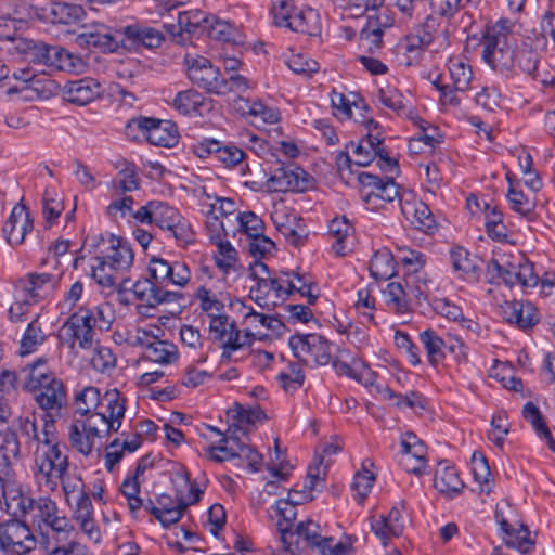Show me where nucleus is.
Segmentation results:
<instances>
[{"label":"nucleus","mask_w":555,"mask_h":555,"mask_svg":"<svg viewBox=\"0 0 555 555\" xmlns=\"http://www.w3.org/2000/svg\"><path fill=\"white\" fill-rule=\"evenodd\" d=\"M149 276L138 280L132 285L135 298L147 307H156L165 302H172L180 296L179 293L166 289L169 285L185 286L191 272L184 262H169L163 258L153 257L149 262Z\"/></svg>","instance_id":"nucleus-1"},{"label":"nucleus","mask_w":555,"mask_h":555,"mask_svg":"<svg viewBox=\"0 0 555 555\" xmlns=\"http://www.w3.org/2000/svg\"><path fill=\"white\" fill-rule=\"evenodd\" d=\"M13 517L24 518L39 540V547L53 538L75 532L72 520L61 515L57 503L50 496L33 498L23 490Z\"/></svg>","instance_id":"nucleus-2"},{"label":"nucleus","mask_w":555,"mask_h":555,"mask_svg":"<svg viewBox=\"0 0 555 555\" xmlns=\"http://www.w3.org/2000/svg\"><path fill=\"white\" fill-rule=\"evenodd\" d=\"M46 362L44 358H39L28 364L25 387L33 393L47 417H60L67 403L66 390L63 383L49 372Z\"/></svg>","instance_id":"nucleus-3"},{"label":"nucleus","mask_w":555,"mask_h":555,"mask_svg":"<svg viewBox=\"0 0 555 555\" xmlns=\"http://www.w3.org/2000/svg\"><path fill=\"white\" fill-rule=\"evenodd\" d=\"M69 462L66 447L59 443L38 446L35 451V477L39 483H43L50 491H55L60 478L68 473Z\"/></svg>","instance_id":"nucleus-4"},{"label":"nucleus","mask_w":555,"mask_h":555,"mask_svg":"<svg viewBox=\"0 0 555 555\" xmlns=\"http://www.w3.org/2000/svg\"><path fill=\"white\" fill-rule=\"evenodd\" d=\"M127 135L137 140L144 138L156 146L172 147L178 143V130L173 122L150 117H137L127 122Z\"/></svg>","instance_id":"nucleus-5"},{"label":"nucleus","mask_w":555,"mask_h":555,"mask_svg":"<svg viewBox=\"0 0 555 555\" xmlns=\"http://www.w3.org/2000/svg\"><path fill=\"white\" fill-rule=\"evenodd\" d=\"M216 17L201 10L179 12L177 21L163 25L171 40L180 46L191 41L192 36L209 35Z\"/></svg>","instance_id":"nucleus-6"},{"label":"nucleus","mask_w":555,"mask_h":555,"mask_svg":"<svg viewBox=\"0 0 555 555\" xmlns=\"http://www.w3.org/2000/svg\"><path fill=\"white\" fill-rule=\"evenodd\" d=\"M171 481L176 489V505L172 508L160 509L157 519L164 526L178 522L189 505L201 500L203 491L190 481L188 470L181 466L172 473Z\"/></svg>","instance_id":"nucleus-7"},{"label":"nucleus","mask_w":555,"mask_h":555,"mask_svg":"<svg viewBox=\"0 0 555 555\" xmlns=\"http://www.w3.org/2000/svg\"><path fill=\"white\" fill-rule=\"evenodd\" d=\"M96 318L88 308H80L72 314L59 332L60 340L74 349L76 343L81 349L93 348Z\"/></svg>","instance_id":"nucleus-8"},{"label":"nucleus","mask_w":555,"mask_h":555,"mask_svg":"<svg viewBox=\"0 0 555 555\" xmlns=\"http://www.w3.org/2000/svg\"><path fill=\"white\" fill-rule=\"evenodd\" d=\"M288 345L295 357L304 362L312 361L317 365H327L334 359L335 346L318 334L293 335Z\"/></svg>","instance_id":"nucleus-9"},{"label":"nucleus","mask_w":555,"mask_h":555,"mask_svg":"<svg viewBox=\"0 0 555 555\" xmlns=\"http://www.w3.org/2000/svg\"><path fill=\"white\" fill-rule=\"evenodd\" d=\"M24 518L13 517L0 524V547L16 553H28L39 546V540Z\"/></svg>","instance_id":"nucleus-10"},{"label":"nucleus","mask_w":555,"mask_h":555,"mask_svg":"<svg viewBox=\"0 0 555 555\" xmlns=\"http://www.w3.org/2000/svg\"><path fill=\"white\" fill-rule=\"evenodd\" d=\"M124 42L122 28L113 29L104 24H93L85 27L75 37V43L82 49H100L114 52Z\"/></svg>","instance_id":"nucleus-11"},{"label":"nucleus","mask_w":555,"mask_h":555,"mask_svg":"<svg viewBox=\"0 0 555 555\" xmlns=\"http://www.w3.org/2000/svg\"><path fill=\"white\" fill-rule=\"evenodd\" d=\"M188 76L193 83L207 92L217 95L227 94L225 79L220 78L219 68L206 57L193 59L188 68Z\"/></svg>","instance_id":"nucleus-12"},{"label":"nucleus","mask_w":555,"mask_h":555,"mask_svg":"<svg viewBox=\"0 0 555 555\" xmlns=\"http://www.w3.org/2000/svg\"><path fill=\"white\" fill-rule=\"evenodd\" d=\"M153 223L163 230H167L177 242L188 244L192 241L191 227L178 210L164 202L155 201Z\"/></svg>","instance_id":"nucleus-13"},{"label":"nucleus","mask_w":555,"mask_h":555,"mask_svg":"<svg viewBox=\"0 0 555 555\" xmlns=\"http://www.w3.org/2000/svg\"><path fill=\"white\" fill-rule=\"evenodd\" d=\"M309 186V176L293 165L279 166L267 180V188L272 192H304Z\"/></svg>","instance_id":"nucleus-14"},{"label":"nucleus","mask_w":555,"mask_h":555,"mask_svg":"<svg viewBox=\"0 0 555 555\" xmlns=\"http://www.w3.org/2000/svg\"><path fill=\"white\" fill-rule=\"evenodd\" d=\"M358 181L362 185V197L367 204H377L378 199L391 203L399 197V185L392 177L382 180L375 175L360 172Z\"/></svg>","instance_id":"nucleus-15"},{"label":"nucleus","mask_w":555,"mask_h":555,"mask_svg":"<svg viewBox=\"0 0 555 555\" xmlns=\"http://www.w3.org/2000/svg\"><path fill=\"white\" fill-rule=\"evenodd\" d=\"M82 13L79 5L66 2H49L43 7H30L29 17L38 18L51 24H70L78 20Z\"/></svg>","instance_id":"nucleus-16"},{"label":"nucleus","mask_w":555,"mask_h":555,"mask_svg":"<svg viewBox=\"0 0 555 555\" xmlns=\"http://www.w3.org/2000/svg\"><path fill=\"white\" fill-rule=\"evenodd\" d=\"M366 17V25L360 33V46L371 53H376L383 48L384 30L391 27L392 20L387 12L369 14Z\"/></svg>","instance_id":"nucleus-17"},{"label":"nucleus","mask_w":555,"mask_h":555,"mask_svg":"<svg viewBox=\"0 0 555 555\" xmlns=\"http://www.w3.org/2000/svg\"><path fill=\"white\" fill-rule=\"evenodd\" d=\"M253 279L257 285L250 288V296L259 306H268L267 297L273 293L276 299L286 298V284H289L288 272H281L276 278L263 276L257 270H254Z\"/></svg>","instance_id":"nucleus-18"},{"label":"nucleus","mask_w":555,"mask_h":555,"mask_svg":"<svg viewBox=\"0 0 555 555\" xmlns=\"http://www.w3.org/2000/svg\"><path fill=\"white\" fill-rule=\"evenodd\" d=\"M499 315L511 324L520 328H528L539 322L535 307L529 301H507L498 307Z\"/></svg>","instance_id":"nucleus-19"},{"label":"nucleus","mask_w":555,"mask_h":555,"mask_svg":"<svg viewBox=\"0 0 555 555\" xmlns=\"http://www.w3.org/2000/svg\"><path fill=\"white\" fill-rule=\"evenodd\" d=\"M33 228L34 223L26 206L17 204L13 207L11 215L3 225V234L11 246L20 245Z\"/></svg>","instance_id":"nucleus-20"},{"label":"nucleus","mask_w":555,"mask_h":555,"mask_svg":"<svg viewBox=\"0 0 555 555\" xmlns=\"http://www.w3.org/2000/svg\"><path fill=\"white\" fill-rule=\"evenodd\" d=\"M208 452L209 459L217 463H222L235 457L244 459L253 473L258 472L262 464V455L245 443H238V449L224 446H210Z\"/></svg>","instance_id":"nucleus-21"},{"label":"nucleus","mask_w":555,"mask_h":555,"mask_svg":"<svg viewBox=\"0 0 555 555\" xmlns=\"http://www.w3.org/2000/svg\"><path fill=\"white\" fill-rule=\"evenodd\" d=\"M400 209L404 218L416 229L430 232L436 229V220L429 207L415 198L400 197Z\"/></svg>","instance_id":"nucleus-22"},{"label":"nucleus","mask_w":555,"mask_h":555,"mask_svg":"<svg viewBox=\"0 0 555 555\" xmlns=\"http://www.w3.org/2000/svg\"><path fill=\"white\" fill-rule=\"evenodd\" d=\"M101 85L93 78L86 77L65 83L63 93L67 102L83 106L101 95Z\"/></svg>","instance_id":"nucleus-23"},{"label":"nucleus","mask_w":555,"mask_h":555,"mask_svg":"<svg viewBox=\"0 0 555 555\" xmlns=\"http://www.w3.org/2000/svg\"><path fill=\"white\" fill-rule=\"evenodd\" d=\"M517 33V23L507 17H500L486 25L481 44L505 46L513 44Z\"/></svg>","instance_id":"nucleus-24"},{"label":"nucleus","mask_w":555,"mask_h":555,"mask_svg":"<svg viewBox=\"0 0 555 555\" xmlns=\"http://www.w3.org/2000/svg\"><path fill=\"white\" fill-rule=\"evenodd\" d=\"M199 157L214 155L218 160L223 163L227 167H233L240 164L244 158V152L233 145L222 146L219 141L205 140L201 142L195 150Z\"/></svg>","instance_id":"nucleus-25"},{"label":"nucleus","mask_w":555,"mask_h":555,"mask_svg":"<svg viewBox=\"0 0 555 555\" xmlns=\"http://www.w3.org/2000/svg\"><path fill=\"white\" fill-rule=\"evenodd\" d=\"M352 96L353 100H350L344 93L336 91L331 93V103L335 115L340 118H353L356 122L364 125L365 128H370L371 125L376 126V121L372 117H365L362 113H359V117L353 115V108L366 109V106L363 102L358 103L356 101V94Z\"/></svg>","instance_id":"nucleus-26"},{"label":"nucleus","mask_w":555,"mask_h":555,"mask_svg":"<svg viewBox=\"0 0 555 555\" xmlns=\"http://www.w3.org/2000/svg\"><path fill=\"white\" fill-rule=\"evenodd\" d=\"M56 284L57 278L50 273L28 274V280L22 287L24 301L27 304L36 302L39 298L48 296Z\"/></svg>","instance_id":"nucleus-27"},{"label":"nucleus","mask_w":555,"mask_h":555,"mask_svg":"<svg viewBox=\"0 0 555 555\" xmlns=\"http://www.w3.org/2000/svg\"><path fill=\"white\" fill-rule=\"evenodd\" d=\"M107 243L108 249L102 257L107 259V263L116 272L129 270L133 262V253L130 246L112 234L108 236Z\"/></svg>","instance_id":"nucleus-28"},{"label":"nucleus","mask_w":555,"mask_h":555,"mask_svg":"<svg viewBox=\"0 0 555 555\" xmlns=\"http://www.w3.org/2000/svg\"><path fill=\"white\" fill-rule=\"evenodd\" d=\"M125 36L133 43L142 44L149 49L158 48L165 40L162 29L140 23L122 27V38Z\"/></svg>","instance_id":"nucleus-29"},{"label":"nucleus","mask_w":555,"mask_h":555,"mask_svg":"<svg viewBox=\"0 0 555 555\" xmlns=\"http://www.w3.org/2000/svg\"><path fill=\"white\" fill-rule=\"evenodd\" d=\"M302 504V500L284 501L278 500L275 503L276 514L280 516L276 527L280 532V539L283 545L295 543L293 541V522L296 519V505Z\"/></svg>","instance_id":"nucleus-30"},{"label":"nucleus","mask_w":555,"mask_h":555,"mask_svg":"<svg viewBox=\"0 0 555 555\" xmlns=\"http://www.w3.org/2000/svg\"><path fill=\"white\" fill-rule=\"evenodd\" d=\"M140 345L145 349V358L160 364H170L178 359V349L173 344L154 338L150 340L145 333L139 337Z\"/></svg>","instance_id":"nucleus-31"},{"label":"nucleus","mask_w":555,"mask_h":555,"mask_svg":"<svg viewBox=\"0 0 555 555\" xmlns=\"http://www.w3.org/2000/svg\"><path fill=\"white\" fill-rule=\"evenodd\" d=\"M73 509V517L79 524L82 532L92 541L99 542L101 534L93 520V506L88 495L78 498Z\"/></svg>","instance_id":"nucleus-32"},{"label":"nucleus","mask_w":555,"mask_h":555,"mask_svg":"<svg viewBox=\"0 0 555 555\" xmlns=\"http://www.w3.org/2000/svg\"><path fill=\"white\" fill-rule=\"evenodd\" d=\"M482 60L493 69L509 70L515 64L513 44H482Z\"/></svg>","instance_id":"nucleus-33"},{"label":"nucleus","mask_w":555,"mask_h":555,"mask_svg":"<svg viewBox=\"0 0 555 555\" xmlns=\"http://www.w3.org/2000/svg\"><path fill=\"white\" fill-rule=\"evenodd\" d=\"M22 492V486L11 478L9 472H0V513L13 517Z\"/></svg>","instance_id":"nucleus-34"},{"label":"nucleus","mask_w":555,"mask_h":555,"mask_svg":"<svg viewBox=\"0 0 555 555\" xmlns=\"http://www.w3.org/2000/svg\"><path fill=\"white\" fill-rule=\"evenodd\" d=\"M451 262L455 271L467 281H476L480 271V264L477 256L470 255L466 249L456 247L450 251Z\"/></svg>","instance_id":"nucleus-35"},{"label":"nucleus","mask_w":555,"mask_h":555,"mask_svg":"<svg viewBox=\"0 0 555 555\" xmlns=\"http://www.w3.org/2000/svg\"><path fill=\"white\" fill-rule=\"evenodd\" d=\"M75 532H66L63 538H53L40 546L44 555H86V547L69 541Z\"/></svg>","instance_id":"nucleus-36"},{"label":"nucleus","mask_w":555,"mask_h":555,"mask_svg":"<svg viewBox=\"0 0 555 555\" xmlns=\"http://www.w3.org/2000/svg\"><path fill=\"white\" fill-rule=\"evenodd\" d=\"M218 340L221 341L222 362L230 361L234 351L243 349L244 347L249 346L251 343L249 334L246 333L245 335H242L235 324H231L230 328L227 331V336L219 338Z\"/></svg>","instance_id":"nucleus-37"},{"label":"nucleus","mask_w":555,"mask_h":555,"mask_svg":"<svg viewBox=\"0 0 555 555\" xmlns=\"http://www.w3.org/2000/svg\"><path fill=\"white\" fill-rule=\"evenodd\" d=\"M434 487L440 493L453 496L462 491L464 483L459 478L457 473L453 467L446 466L436 473Z\"/></svg>","instance_id":"nucleus-38"},{"label":"nucleus","mask_w":555,"mask_h":555,"mask_svg":"<svg viewBox=\"0 0 555 555\" xmlns=\"http://www.w3.org/2000/svg\"><path fill=\"white\" fill-rule=\"evenodd\" d=\"M384 299L387 306L397 313H405L409 311V292L405 286L399 282H391L383 291Z\"/></svg>","instance_id":"nucleus-39"},{"label":"nucleus","mask_w":555,"mask_h":555,"mask_svg":"<svg viewBox=\"0 0 555 555\" xmlns=\"http://www.w3.org/2000/svg\"><path fill=\"white\" fill-rule=\"evenodd\" d=\"M420 340L423 344L428 361L435 365L444 358V340L433 328L420 333Z\"/></svg>","instance_id":"nucleus-40"},{"label":"nucleus","mask_w":555,"mask_h":555,"mask_svg":"<svg viewBox=\"0 0 555 555\" xmlns=\"http://www.w3.org/2000/svg\"><path fill=\"white\" fill-rule=\"evenodd\" d=\"M370 272L376 280H388L393 275V259L388 249H382L374 254L370 261Z\"/></svg>","instance_id":"nucleus-41"},{"label":"nucleus","mask_w":555,"mask_h":555,"mask_svg":"<svg viewBox=\"0 0 555 555\" xmlns=\"http://www.w3.org/2000/svg\"><path fill=\"white\" fill-rule=\"evenodd\" d=\"M46 338H47V336H46L41 325L39 324L38 319L36 318L28 324V326L21 339L20 354L26 356V354L35 352L37 350L38 346L43 344Z\"/></svg>","instance_id":"nucleus-42"},{"label":"nucleus","mask_w":555,"mask_h":555,"mask_svg":"<svg viewBox=\"0 0 555 555\" xmlns=\"http://www.w3.org/2000/svg\"><path fill=\"white\" fill-rule=\"evenodd\" d=\"M289 284H286V297L293 293H298L300 296L308 299L309 305H314L319 294H313L311 288L313 285L312 280L306 274L288 272Z\"/></svg>","instance_id":"nucleus-43"},{"label":"nucleus","mask_w":555,"mask_h":555,"mask_svg":"<svg viewBox=\"0 0 555 555\" xmlns=\"http://www.w3.org/2000/svg\"><path fill=\"white\" fill-rule=\"evenodd\" d=\"M472 472L475 481L479 483L480 491L489 494L492 491L491 472L488 461L482 453H473Z\"/></svg>","instance_id":"nucleus-44"},{"label":"nucleus","mask_w":555,"mask_h":555,"mask_svg":"<svg viewBox=\"0 0 555 555\" xmlns=\"http://www.w3.org/2000/svg\"><path fill=\"white\" fill-rule=\"evenodd\" d=\"M204 104V98L194 89L180 91L172 101V106L182 115L196 113Z\"/></svg>","instance_id":"nucleus-45"},{"label":"nucleus","mask_w":555,"mask_h":555,"mask_svg":"<svg viewBox=\"0 0 555 555\" xmlns=\"http://www.w3.org/2000/svg\"><path fill=\"white\" fill-rule=\"evenodd\" d=\"M352 225L345 217L334 218L330 222L328 232L336 240L333 244V249L335 250L336 255L344 256L346 254L345 241L352 233Z\"/></svg>","instance_id":"nucleus-46"},{"label":"nucleus","mask_w":555,"mask_h":555,"mask_svg":"<svg viewBox=\"0 0 555 555\" xmlns=\"http://www.w3.org/2000/svg\"><path fill=\"white\" fill-rule=\"evenodd\" d=\"M366 465L372 466L373 465L372 461L369 459L363 461L362 470L358 472L354 475L353 481L351 483V488L356 492L354 498L360 503H362L364 501V499L371 491L374 480H375V475L366 468Z\"/></svg>","instance_id":"nucleus-47"},{"label":"nucleus","mask_w":555,"mask_h":555,"mask_svg":"<svg viewBox=\"0 0 555 555\" xmlns=\"http://www.w3.org/2000/svg\"><path fill=\"white\" fill-rule=\"evenodd\" d=\"M91 264V278L103 287H112L116 281V271L107 263V259L96 256Z\"/></svg>","instance_id":"nucleus-48"},{"label":"nucleus","mask_w":555,"mask_h":555,"mask_svg":"<svg viewBox=\"0 0 555 555\" xmlns=\"http://www.w3.org/2000/svg\"><path fill=\"white\" fill-rule=\"evenodd\" d=\"M77 413L88 415L95 413V409L100 405L102 397L96 387L88 386L76 395Z\"/></svg>","instance_id":"nucleus-49"},{"label":"nucleus","mask_w":555,"mask_h":555,"mask_svg":"<svg viewBox=\"0 0 555 555\" xmlns=\"http://www.w3.org/2000/svg\"><path fill=\"white\" fill-rule=\"evenodd\" d=\"M449 73L454 90H466L469 87L473 72L465 62L459 59L450 60Z\"/></svg>","instance_id":"nucleus-50"},{"label":"nucleus","mask_w":555,"mask_h":555,"mask_svg":"<svg viewBox=\"0 0 555 555\" xmlns=\"http://www.w3.org/2000/svg\"><path fill=\"white\" fill-rule=\"evenodd\" d=\"M278 380L282 388L289 392L299 389L305 382V374L299 363L292 362L279 373Z\"/></svg>","instance_id":"nucleus-51"},{"label":"nucleus","mask_w":555,"mask_h":555,"mask_svg":"<svg viewBox=\"0 0 555 555\" xmlns=\"http://www.w3.org/2000/svg\"><path fill=\"white\" fill-rule=\"evenodd\" d=\"M20 455L21 446L17 435L13 431L7 433L0 446V460L5 467L4 472H9V467L20 459Z\"/></svg>","instance_id":"nucleus-52"},{"label":"nucleus","mask_w":555,"mask_h":555,"mask_svg":"<svg viewBox=\"0 0 555 555\" xmlns=\"http://www.w3.org/2000/svg\"><path fill=\"white\" fill-rule=\"evenodd\" d=\"M429 280L426 279V274L421 272H408L404 279V285L409 297H413L417 300L426 299L429 291Z\"/></svg>","instance_id":"nucleus-53"},{"label":"nucleus","mask_w":555,"mask_h":555,"mask_svg":"<svg viewBox=\"0 0 555 555\" xmlns=\"http://www.w3.org/2000/svg\"><path fill=\"white\" fill-rule=\"evenodd\" d=\"M293 541H297L298 546L299 540L302 539L311 548L322 539L319 525L310 519L298 522L295 529H293Z\"/></svg>","instance_id":"nucleus-54"},{"label":"nucleus","mask_w":555,"mask_h":555,"mask_svg":"<svg viewBox=\"0 0 555 555\" xmlns=\"http://www.w3.org/2000/svg\"><path fill=\"white\" fill-rule=\"evenodd\" d=\"M59 52L53 64V68L67 73L78 74L85 68V62L80 56L69 53L62 47H59Z\"/></svg>","instance_id":"nucleus-55"},{"label":"nucleus","mask_w":555,"mask_h":555,"mask_svg":"<svg viewBox=\"0 0 555 555\" xmlns=\"http://www.w3.org/2000/svg\"><path fill=\"white\" fill-rule=\"evenodd\" d=\"M101 402L105 405V412L107 416L115 417L116 421L118 418H124L125 416V399L120 397V393L117 389L107 390L102 397Z\"/></svg>","instance_id":"nucleus-56"},{"label":"nucleus","mask_w":555,"mask_h":555,"mask_svg":"<svg viewBox=\"0 0 555 555\" xmlns=\"http://www.w3.org/2000/svg\"><path fill=\"white\" fill-rule=\"evenodd\" d=\"M426 449L424 443H416L412 446V451L409 455H404L405 459V469L409 473L421 476L426 470V461H425Z\"/></svg>","instance_id":"nucleus-57"},{"label":"nucleus","mask_w":555,"mask_h":555,"mask_svg":"<svg viewBox=\"0 0 555 555\" xmlns=\"http://www.w3.org/2000/svg\"><path fill=\"white\" fill-rule=\"evenodd\" d=\"M59 482L62 483V489L65 495L66 503L70 505L72 500H77L82 495H88L83 490V481L79 475L64 474V477L60 478Z\"/></svg>","instance_id":"nucleus-58"},{"label":"nucleus","mask_w":555,"mask_h":555,"mask_svg":"<svg viewBox=\"0 0 555 555\" xmlns=\"http://www.w3.org/2000/svg\"><path fill=\"white\" fill-rule=\"evenodd\" d=\"M68 439L73 448L83 455H89L92 452L93 446L90 438L87 437L85 430L80 428V421L70 424L68 428Z\"/></svg>","instance_id":"nucleus-59"},{"label":"nucleus","mask_w":555,"mask_h":555,"mask_svg":"<svg viewBox=\"0 0 555 555\" xmlns=\"http://www.w3.org/2000/svg\"><path fill=\"white\" fill-rule=\"evenodd\" d=\"M378 99L384 106L398 114H405L406 104L404 103V98L396 88L386 87L379 89Z\"/></svg>","instance_id":"nucleus-60"},{"label":"nucleus","mask_w":555,"mask_h":555,"mask_svg":"<svg viewBox=\"0 0 555 555\" xmlns=\"http://www.w3.org/2000/svg\"><path fill=\"white\" fill-rule=\"evenodd\" d=\"M509 431V425L507 422V416L504 412H498L492 416L491 420V430L489 433V439L493 441V443L498 447H502L505 437Z\"/></svg>","instance_id":"nucleus-61"},{"label":"nucleus","mask_w":555,"mask_h":555,"mask_svg":"<svg viewBox=\"0 0 555 555\" xmlns=\"http://www.w3.org/2000/svg\"><path fill=\"white\" fill-rule=\"evenodd\" d=\"M515 63L527 75L532 76L539 63V53L531 48L524 47L515 52Z\"/></svg>","instance_id":"nucleus-62"},{"label":"nucleus","mask_w":555,"mask_h":555,"mask_svg":"<svg viewBox=\"0 0 555 555\" xmlns=\"http://www.w3.org/2000/svg\"><path fill=\"white\" fill-rule=\"evenodd\" d=\"M236 219L240 228L247 234L248 238L263 233V221L253 211L240 214Z\"/></svg>","instance_id":"nucleus-63"},{"label":"nucleus","mask_w":555,"mask_h":555,"mask_svg":"<svg viewBox=\"0 0 555 555\" xmlns=\"http://www.w3.org/2000/svg\"><path fill=\"white\" fill-rule=\"evenodd\" d=\"M539 275L534 272L533 263L522 260H518V270L514 278V285L520 284L522 287H534L539 283Z\"/></svg>","instance_id":"nucleus-64"}]
</instances>
